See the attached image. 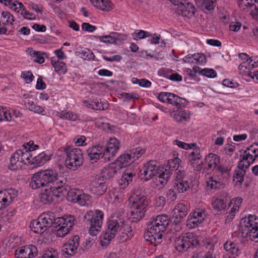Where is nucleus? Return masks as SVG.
Returning <instances> with one entry per match:
<instances>
[{"label":"nucleus","instance_id":"nucleus-36","mask_svg":"<svg viewBox=\"0 0 258 258\" xmlns=\"http://www.w3.org/2000/svg\"><path fill=\"white\" fill-rule=\"evenodd\" d=\"M38 219L42 223V225H44L47 228L50 227L56 221L55 214L52 212H48L41 214Z\"/></svg>","mask_w":258,"mask_h":258},{"label":"nucleus","instance_id":"nucleus-51","mask_svg":"<svg viewBox=\"0 0 258 258\" xmlns=\"http://www.w3.org/2000/svg\"><path fill=\"white\" fill-rule=\"evenodd\" d=\"M124 224L123 223H121V225H120L116 220H109L107 222V230L111 233L114 234L115 236L117 232H119V229L121 228L122 225Z\"/></svg>","mask_w":258,"mask_h":258},{"label":"nucleus","instance_id":"nucleus-24","mask_svg":"<svg viewBox=\"0 0 258 258\" xmlns=\"http://www.w3.org/2000/svg\"><path fill=\"white\" fill-rule=\"evenodd\" d=\"M84 104L89 108L96 110H104L108 108V103H102L100 100L96 97H91L88 100L84 101Z\"/></svg>","mask_w":258,"mask_h":258},{"label":"nucleus","instance_id":"nucleus-34","mask_svg":"<svg viewBox=\"0 0 258 258\" xmlns=\"http://www.w3.org/2000/svg\"><path fill=\"white\" fill-rule=\"evenodd\" d=\"M171 116L177 122L187 121L190 118V114L188 110L177 109L171 113Z\"/></svg>","mask_w":258,"mask_h":258},{"label":"nucleus","instance_id":"nucleus-7","mask_svg":"<svg viewBox=\"0 0 258 258\" xmlns=\"http://www.w3.org/2000/svg\"><path fill=\"white\" fill-rule=\"evenodd\" d=\"M258 157V143H253L246 148L238 162V166L241 168H247Z\"/></svg>","mask_w":258,"mask_h":258},{"label":"nucleus","instance_id":"nucleus-11","mask_svg":"<svg viewBox=\"0 0 258 258\" xmlns=\"http://www.w3.org/2000/svg\"><path fill=\"white\" fill-rule=\"evenodd\" d=\"M158 171L153 177L152 187L155 189H162L167 184L170 177L169 170L159 166Z\"/></svg>","mask_w":258,"mask_h":258},{"label":"nucleus","instance_id":"nucleus-58","mask_svg":"<svg viewBox=\"0 0 258 258\" xmlns=\"http://www.w3.org/2000/svg\"><path fill=\"white\" fill-rule=\"evenodd\" d=\"M79 56L85 60H94L95 55L93 52L87 48H84L80 51H78Z\"/></svg>","mask_w":258,"mask_h":258},{"label":"nucleus","instance_id":"nucleus-31","mask_svg":"<svg viewBox=\"0 0 258 258\" xmlns=\"http://www.w3.org/2000/svg\"><path fill=\"white\" fill-rule=\"evenodd\" d=\"M127 37L126 34L112 32L109 35H105L100 37V40L104 43H115L117 40H126Z\"/></svg>","mask_w":258,"mask_h":258},{"label":"nucleus","instance_id":"nucleus-26","mask_svg":"<svg viewBox=\"0 0 258 258\" xmlns=\"http://www.w3.org/2000/svg\"><path fill=\"white\" fill-rule=\"evenodd\" d=\"M243 199L240 197L233 198L228 204L229 211L227 212V217L232 219L237 212L242 203Z\"/></svg>","mask_w":258,"mask_h":258},{"label":"nucleus","instance_id":"nucleus-60","mask_svg":"<svg viewBox=\"0 0 258 258\" xmlns=\"http://www.w3.org/2000/svg\"><path fill=\"white\" fill-rule=\"evenodd\" d=\"M146 149L142 147H138L136 148L132 149L130 150V152L134 161L138 159L141 156L145 154Z\"/></svg>","mask_w":258,"mask_h":258},{"label":"nucleus","instance_id":"nucleus-19","mask_svg":"<svg viewBox=\"0 0 258 258\" xmlns=\"http://www.w3.org/2000/svg\"><path fill=\"white\" fill-rule=\"evenodd\" d=\"M38 254V249L36 246L32 244L27 245L17 248L15 252L17 258H33Z\"/></svg>","mask_w":258,"mask_h":258},{"label":"nucleus","instance_id":"nucleus-25","mask_svg":"<svg viewBox=\"0 0 258 258\" xmlns=\"http://www.w3.org/2000/svg\"><path fill=\"white\" fill-rule=\"evenodd\" d=\"M189 161L195 170L200 171L201 170L202 168V155L199 149H196L190 153L189 155Z\"/></svg>","mask_w":258,"mask_h":258},{"label":"nucleus","instance_id":"nucleus-48","mask_svg":"<svg viewBox=\"0 0 258 258\" xmlns=\"http://www.w3.org/2000/svg\"><path fill=\"white\" fill-rule=\"evenodd\" d=\"M92 203V197L90 195L85 193L82 190V193L79 196L77 203L81 206L89 207L91 205Z\"/></svg>","mask_w":258,"mask_h":258},{"label":"nucleus","instance_id":"nucleus-10","mask_svg":"<svg viewBox=\"0 0 258 258\" xmlns=\"http://www.w3.org/2000/svg\"><path fill=\"white\" fill-rule=\"evenodd\" d=\"M158 99L162 102L168 103L177 108L185 106L187 102L184 98L169 92H162L158 95Z\"/></svg>","mask_w":258,"mask_h":258},{"label":"nucleus","instance_id":"nucleus-2","mask_svg":"<svg viewBox=\"0 0 258 258\" xmlns=\"http://www.w3.org/2000/svg\"><path fill=\"white\" fill-rule=\"evenodd\" d=\"M104 214L100 210L94 211L90 210L84 215L85 221L90 225L89 233L92 236H96L101 230Z\"/></svg>","mask_w":258,"mask_h":258},{"label":"nucleus","instance_id":"nucleus-29","mask_svg":"<svg viewBox=\"0 0 258 258\" xmlns=\"http://www.w3.org/2000/svg\"><path fill=\"white\" fill-rule=\"evenodd\" d=\"M215 169L214 174L219 176L222 180L226 181L230 176L231 167L225 164H219Z\"/></svg>","mask_w":258,"mask_h":258},{"label":"nucleus","instance_id":"nucleus-4","mask_svg":"<svg viewBox=\"0 0 258 258\" xmlns=\"http://www.w3.org/2000/svg\"><path fill=\"white\" fill-rule=\"evenodd\" d=\"M243 220L241 229L242 235L248 236L253 241L258 242V217L255 215H249Z\"/></svg>","mask_w":258,"mask_h":258},{"label":"nucleus","instance_id":"nucleus-40","mask_svg":"<svg viewBox=\"0 0 258 258\" xmlns=\"http://www.w3.org/2000/svg\"><path fill=\"white\" fill-rule=\"evenodd\" d=\"M51 63L54 68L55 72L59 75H64L67 73V66L64 62L52 57Z\"/></svg>","mask_w":258,"mask_h":258},{"label":"nucleus","instance_id":"nucleus-39","mask_svg":"<svg viewBox=\"0 0 258 258\" xmlns=\"http://www.w3.org/2000/svg\"><path fill=\"white\" fill-rule=\"evenodd\" d=\"M91 4L102 10L109 11L112 9V4L109 0H90Z\"/></svg>","mask_w":258,"mask_h":258},{"label":"nucleus","instance_id":"nucleus-23","mask_svg":"<svg viewBox=\"0 0 258 258\" xmlns=\"http://www.w3.org/2000/svg\"><path fill=\"white\" fill-rule=\"evenodd\" d=\"M120 172L119 167L113 161L105 165L101 169V177L103 178L109 179L115 177Z\"/></svg>","mask_w":258,"mask_h":258},{"label":"nucleus","instance_id":"nucleus-64","mask_svg":"<svg viewBox=\"0 0 258 258\" xmlns=\"http://www.w3.org/2000/svg\"><path fill=\"white\" fill-rule=\"evenodd\" d=\"M42 258H58L57 251L53 248L48 249L43 252Z\"/></svg>","mask_w":258,"mask_h":258},{"label":"nucleus","instance_id":"nucleus-27","mask_svg":"<svg viewBox=\"0 0 258 258\" xmlns=\"http://www.w3.org/2000/svg\"><path fill=\"white\" fill-rule=\"evenodd\" d=\"M250 62L247 61H243L238 67V72L240 75L246 81H249L251 79L253 72L251 70L253 69Z\"/></svg>","mask_w":258,"mask_h":258},{"label":"nucleus","instance_id":"nucleus-30","mask_svg":"<svg viewBox=\"0 0 258 258\" xmlns=\"http://www.w3.org/2000/svg\"><path fill=\"white\" fill-rule=\"evenodd\" d=\"M225 182L214 173L213 176L208 177L206 180L208 188L215 190L221 187Z\"/></svg>","mask_w":258,"mask_h":258},{"label":"nucleus","instance_id":"nucleus-28","mask_svg":"<svg viewBox=\"0 0 258 258\" xmlns=\"http://www.w3.org/2000/svg\"><path fill=\"white\" fill-rule=\"evenodd\" d=\"M114 161L120 170L130 166L134 162L131 154L128 153L121 154Z\"/></svg>","mask_w":258,"mask_h":258},{"label":"nucleus","instance_id":"nucleus-52","mask_svg":"<svg viewBox=\"0 0 258 258\" xmlns=\"http://www.w3.org/2000/svg\"><path fill=\"white\" fill-rule=\"evenodd\" d=\"M13 119L10 109L7 107L0 106V122L11 121Z\"/></svg>","mask_w":258,"mask_h":258},{"label":"nucleus","instance_id":"nucleus-8","mask_svg":"<svg viewBox=\"0 0 258 258\" xmlns=\"http://www.w3.org/2000/svg\"><path fill=\"white\" fill-rule=\"evenodd\" d=\"M55 234L57 237H63L70 231L74 224L75 218L72 216H66L56 219Z\"/></svg>","mask_w":258,"mask_h":258},{"label":"nucleus","instance_id":"nucleus-6","mask_svg":"<svg viewBox=\"0 0 258 258\" xmlns=\"http://www.w3.org/2000/svg\"><path fill=\"white\" fill-rule=\"evenodd\" d=\"M166 230L162 226L152 221L147 232L145 233V237L152 244L157 245L161 242L163 233Z\"/></svg>","mask_w":258,"mask_h":258},{"label":"nucleus","instance_id":"nucleus-42","mask_svg":"<svg viewBox=\"0 0 258 258\" xmlns=\"http://www.w3.org/2000/svg\"><path fill=\"white\" fill-rule=\"evenodd\" d=\"M131 209V214L134 221L140 220L144 217L145 209L134 205H132Z\"/></svg>","mask_w":258,"mask_h":258},{"label":"nucleus","instance_id":"nucleus-41","mask_svg":"<svg viewBox=\"0 0 258 258\" xmlns=\"http://www.w3.org/2000/svg\"><path fill=\"white\" fill-rule=\"evenodd\" d=\"M1 19L3 25L6 27L13 26L16 21L15 17L9 11H3Z\"/></svg>","mask_w":258,"mask_h":258},{"label":"nucleus","instance_id":"nucleus-15","mask_svg":"<svg viewBox=\"0 0 258 258\" xmlns=\"http://www.w3.org/2000/svg\"><path fill=\"white\" fill-rule=\"evenodd\" d=\"M170 2L177 6L178 10L182 16L190 17L194 15L195 6L187 0H170Z\"/></svg>","mask_w":258,"mask_h":258},{"label":"nucleus","instance_id":"nucleus-22","mask_svg":"<svg viewBox=\"0 0 258 258\" xmlns=\"http://www.w3.org/2000/svg\"><path fill=\"white\" fill-rule=\"evenodd\" d=\"M105 153L104 146L100 145H95L89 147L87 150V154L90 161L92 162H96L100 158L105 161V157L103 155Z\"/></svg>","mask_w":258,"mask_h":258},{"label":"nucleus","instance_id":"nucleus-50","mask_svg":"<svg viewBox=\"0 0 258 258\" xmlns=\"http://www.w3.org/2000/svg\"><path fill=\"white\" fill-rule=\"evenodd\" d=\"M25 104L30 111H33L35 113L41 115H45L46 114V111L43 107L39 105L34 104L32 101L28 100L27 102L25 103Z\"/></svg>","mask_w":258,"mask_h":258},{"label":"nucleus","instance_id":"nucleus-44","mask_svg":"<svg viewBox=\"0 0 258 258\" xmlns=\"http://www.w3.org/2000/svg\"><path fill=\"white\" fill-rule=\"evenodd\" d=\"M50 158L48 155L44 152H42L37 156L33 158L32 157V160H31V165H34L36 166H40L44 164Z\"/></svg>","mask_w":258,"mask_h":258},{"label":"nucleus","instance_id":"nucleus-61","mask_svg":"<svg viewBox=\"0 0 258 258\" xmlns=\"http://www.w3.org/2000/svg\"><path fill=\"white\" fill-rule=\"evenodd\" d=\"M151 36V33L142 30H137L132 34L134 40L142 39Z\"/></svg>","mask_w":258,"mask_h":258},{"label":"nucleus","instance_id":"nucleus-13","mask_svg":"<svg viewBox=\"0 0 258 258\" xmlns=\"http://www.w3.org/2000/svg\"><path fill=\"white\" fill-rule=\"evenodd\" d=\"M206 211L203 209H196L190 213L186 221V226L190 229H194L199 226L206 217Z\"/></svg>","mask_w":258,"mask_h":258},{"label":"nucleus","instance_id":"nucleus-14","mask_svg":"<svg viewBox=\"0 0 258 258\" xmlns=\"http://www.w3.org/2000/svg\"><path fill=\"white\" fill-rule=\"evenodd\" d=\"M90 191L96 195H102L107 190V185L103 178L100 175L92 177L89 183Z\"/></svg>","mask_w":258,"mask_h":258},{"label":"nucleus","instance_id":"nucleus-16","mask_svg":"<svg viewBox=\"0 0 258 258\" xmlns=\"http://www.w3.org/2000/svg\"><path fill=\"white\" fill-rule=\"evenodd\" d=\"M120 148V142L115 138H110L104 147L105 161H108L112 159L116 155Z\"/></svg>","mask_w":258,"mask_h":258},{"label":"nucleus","instance_id":"nucleus-18","mask_svg":"<svg viewBox=\"0 0 258 258\" xmlns=\"http://www.w3.org/2000/svg\"><path fill=\"white\" fill-rule=\"evenodd\" d=\"M79 237L74 236L63 244L62 247V255L65 257L73 256L79 245Z\"/></svg>","mask_w":258,"mask_h":258},{"label":"nucleus","instance_id":"nucleus-32","mask_svg":"<svg viewBox=\"0 0 258 258\" xmlns=\"http://www.w3.org/2000/svg\"><path fill=\"white\" fill-rule=\"evenodd\" d=\"M139 191L134 193L132 196L133 199L132 205L137 206L140 208L146 209L148 204L147 197L143 194H138Z\"/></svg>","mask_w":258,"mask_h":258},{"label":"nucleus","instance_id":"nucleus-54","mask_svg":"<svg viewBox=\"0 0 258 258\" xmlns=\"http://www.w3.org/2000/svg\"><path fill=\"white\" fill-rule=\"evenodd\" d=\"M189 188L188 182L185 180H175L174 189L178 192H183Z\"/></svg>","mask_w":258,"mask_h":258},{"label":"nucleus","instance_id":"nucleus-20","mask_svg":"<svg viewBox=\"0 0 258 258\" xmlns=\"http://www.w3.org/2000/svg\"><path fill=\"white\" fill-rule=\"evenodd\" d=\"M238 5L243 11L249 12L253 18L258 15V0H239Z\"/></svg>","mask_w":258,"mask_h":258},{"label":"nucleus","instance_id":"nucleus-33","mask_svg":"<svg viewBox=\"0 0 258 258\" xmlns=\"http://www.w3.org/2000/svg\"><path fill=\"white\" fill-rule=\"evenodd\" d=\"M173 212V216L179 221L187 215L188 208L184 204L180 203L175 206Z\"/></svg>","mask_w":258,"mask_h":258},{"label":"nucleus","instance_id":"nucleus-59","mask_svg":"<svg viewBox=\"0 0 258 258\" xmlns=\"http://www.w3.org/2000/svg\"><path fill=\"white\" fill-rule=\"evenodd\" d=\"M233 176V181L236 184H241L243 181V175L246 168H241L238 166Z\"/></svg>","mask_w":258,"mask_h":258},{"label":"nucleus","instance_id":"nucleus-46","mask_svg":"<svg viewBox=\"0 0 258 258\" xmlns=\"http://www.w3.org/2000/svg\"><path fill=\"white\" fill-rule=\"evenodd\" d=\"M42 223L38 218L32 221L30 228L34 233L41 234L46 230V227L44 225H42Z\"/></svg>","mask_w":258,"mask_h":258},{"label":"nucleus","instance_id":"nucleus-49","mask_svg":"<svg viewBox=\"0 0 258 258\" xmlns=\"http://www.w3.org/2000/svg\"><path fill=\"white\" fill-rule=\"evenodd\" d=\"M82 190L78 188H72L68 191L67 199L73 203H77Z\"/></svg>","mask_w":258,"mask_h":258},{"label":"nucleus","instance_id":"nucleus-43","mask_svg":"<svg viewBox=\"0 0 258 258\" xmlns=\"http://www.w3.org/2000/svg\"><path fill=\"white\" fill-rule=\"evenodd\" d=\"M20 158L17 150L12 155L9 165V168L11 170H15L21 167L22 162Z\"/></svg>","mask_w":258,"mask_h":258},{"label":"nucleus","instance_id":"nucleus-17","mask_svg":"<svg viewBox=\"0 0 258 258\" xmlns=\"http://www.w3.org/2000/svg\"><path fill=\"white\" fill-rule=\"evenodd\" d=\"M17 196L18 191L13 188L0 191V210L9 206Z\"/></svg>","mask_w":258,"mask_h":258},{"label":"nucleus","instance_id":"nucleus-45","mask_svg":"<svg viewBox=\"0 0 258 258\" xmlns=\"http://www.w3.org/2000/svg\"><path fill=\"white\" fill-rule=\"evenodd\" d=\"M135 175L132 172L124 173L121 177L118 180V183L122 189L125 188L133 180V177Z\"/></svg>","mask_w":258,"mask_h":258},{"label":"nucleus","instance_id":"nucleus-5","mask_svg":"<svg viewBox=\"0 0 258 258\" xmlns=\"http://www.w3.org/2000/svg\"><path fill=\"white\" fill-rule=\"evenodd\" d=\"M199 240L192 232H187L179 236L175 241V248L179 252L186 251L189 248L197 246Z\"/></svg>","mask_w":258,"mask_h":258},{"label":"nucleus","instance_id":"nucleus-9","mask_svg":"<svg viewBox=\"0 0 258 258\" xmlns=\"http://www.w3.org/2000/svg\"><path fill=\"white\" fill-rule=\"evenodd\" d=\"M39 148V146L35 144L33 141L25 143L21 148L17 150L22 163L31 165V160H32L31 152L38 149Z\"/></svg>","mask_w":258,"mask_h":258},{"label":"nucleus","instance_id":"nucleus-12","mask_svg":"<svg viewBox=\"0 0 258 258\" xmlns=\"http://www.w3.org/2000/svg\"><path fill=\"white\" fill-rule=\"evenodd\" d=\"M158 167L154 161H149L144 164L140 170L139 177L143 181H147L153 178L158 171Z\"/></svg>","mask_w":258,"mask_h":258},{"label":"nucleus","instance_id":"nucleus-53","mask_svg":"<svg viewBox=\"0 0 258 258\" xmlns=\"http://www.w3.org/2000/svg\"><path fill=\"white\" fill-rule=\"evenodd\" d=\"M115 237L114 234L108 230L102 233L100 236V244L102 246L108 245L112 239Z\"/></svg>","mask_w":258,"mask_h":258},{"label":"nucleus","instance_id":"nucleus-55","mask_svg":"<svg viewBox=\"0 0 258 258\" xmlns=\"http://www.w3.org/2000/svg\"><path fill=\"white\" fill-rule=\"evenodd\" d=\"M153 221L162 226L163 228L166 229L169 223L170 218L167 215H160L156 216Z\"/></svg>","mask_w":258,"mask_h":258},{"label":"nucleus","instance_id":"nucleus-63","mask_svg":"<svg viewBox=\"0 0 258 258\" xmlns=\"http://www.w3.org/2000/svg\"><path fill=\"white\" fill-rule=\"evenodd\" d=\"M224 248L232 254L237 255L239 250L237 244L231 241H227L224 245Z\"/></svg>","mask_w":258,"mask_h":258},{"label":"nucleus","instance_id":"nucleus-21","mask_svg":"<svg viewBox=\"0 0 258 258\" xmlns=\"http://www.w3.org/2000/svg\"><path fill=\"white\" fill-rule=\"evenodd\" d=\"M63 189L54 190L52 187L45 189L40 195V199L41 203L44 204H48L55 201V199L60 197Z\"/></svg>","mask_w":258,"mask_h":258},{"label":"nucleus","instance_id":"nucleus-56","mask_svg":"<svg viewBox=\"0 0 258 258\" xmlns=\"http://www.w3.org/2000/svg\"><path fill=\"white\" fill-rule=\"evenodd\" d=\"M212 206L214 210L217 211H221L226 208V204L223 199L217 198L213 199Z\"/></svg>","mask_w":258,"mask_h":258},{"label":"nucleus","instance_id":"nucleus-57","mask_svg":"<svg viewBox=\"0 0 258 258\" xmlns=\"http://www.w3.org/2000/svg\"><path fill=\"white\" fill-rule=\"evenodd\" d=\"M57 115L62 119L75 121L78 117L77 115L71 111H61L57 113Z\"/></svg>","mask_w":258,"mask_h":258},{"label":"nucleus","instance_id":"nucleus-47","mask_svg":"<svg viewBox=\"0 0 258 258\" xmlns=\"http://www.w3.org/2000/svg\"><path fill=\"white\" fill-rule=\"evenodd\" d=\"M27 51L29 54L34 58V61L36 62L41 64L45 61V53L39 51H35L32 48H29Z\"/></svg>","mask_w":258,"mask_h":258},{"label":"nucleus","instance_id":"nucleus-38","mask_svg":"<svg viewBox=\"0 0 258 258\" xmlns=\"http://www.w3.org/2000/svg\"><path fill=\"white\" fill-rule=\"evenodd\" d=\"M205 161L208 169H215L220 163V158L216 154L210 153L206 156Z\"/></svg>","mask_w":258,"mask_h":258},{"label":"nucleus","instance_id":"nucleus-35","mask_svg":"<svg viewBox=\"0 0 258 258\" xmlns=\"http://www.w3.org/2000/svg\"><path fill=\"white\" fill-rule=\"evenodd\" d=\"M0 3L7 6L9 9L16 13L21 12L24 8V5L18 1L13 0H0Z\"/></svg>","mask_w":258,"mask_h":258},{"label":"nucleus","instance_id":"nucleus-1","mask_svg":"<svg viewBox=\"0 0 258 258\" xmlns=\"http://www.w3.org/2000/svg\"><path fill=\"white\" fill-rule=\"evenodd\" d=\"M66 183L65 178L58 176L55 169L48 168L40 170L33 174L30 182V186L32 189H38L41 187L50 185L54 190L64 189Z\"/></svg>","mask_w":258,"mask_h":258},{"label":"nucleus","instance_id":"nucleus-62","mask_svg":"<svg viewBox=\"0 0 258 258\" xmlns=\"http://www.w3.org/2000/svg\"><path fill=\"white\" fill-rule=\"evenodd\" d=\"M218 239L214 235L211 238H207L204 241V246L206 248L209 250H212L214 248L215 246L218 244Z\"/></svg>","mask_w":258,"mask_h":258},{"label":"nucleus","instance_id":"nucleus-37","mask_svg":"<svg viewBox=\"0 0 258 258\" xmlns=\"http://www.w3.org/2000/svg\"><path fill=\"white\" fill-rule=\"evenodd\" d=\"M132 228L127 224L122 225L119 229L118 240L120 242H124L130 239L132 236Z\"/></svg>","mask_w":258,"mask_h":258},{"label":"nucleus","instance_id":"nucleus-3","mask_svg":"<svg viewBox=\"0 0 258 258\" xmlns=\"http://www.w3.org/2000/svg\"><path fill=\"white\" fill-rule=\"evenodd\" d=\"M64 152L67 156L65 165L68 169L75 171L83 164L84 157L81 149L67 148L64 149Z\"/></svg>","mask_w":258,"mask_h":258}]
</instances>
